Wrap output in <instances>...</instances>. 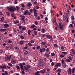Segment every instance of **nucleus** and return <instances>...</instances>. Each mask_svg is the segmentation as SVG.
Returning <instances> with one entry per match:
<instances>
[{
  "instance_id": "20",
  "label": "nucleus",
  "mask_w": 75,
  "mask_h": 75,
  "mask_svg": "<svg viewBox=\"0 0 75 75\" xmlns=\"http://www.w3.org/2000/svg\"><path fill=\"white\" fill-rule=\"evenodd\" d=\"M31 6H32V4H31V3L30 2H29L28 4V7H30Z\"/></svg>"
},
{
  "instance_id": "48",
  "label": "nucleus",
  "mask_w": 75,
  "mask_h": 75,
  "mask_svg": "<svg viewBox=\"0 0 75 75\" xmlns=\"http://www.w3.org/2000/svg\"><path fill=\"white\" fill-rule=\"evenodd\" d=\"M45 35H46L45 34H42V37H45Z\"/></svg>"
},
{
  "instance_id": "34",
  "label": "nucleus",
  "mask_w": 75,
  "mask_h": 75,
  "mask_svg": "<svg viewBox=\"0 0 75 75\" xmlns=\"http://www.w3.org/2000/svg\"><path fill=\"white\" fill-rule=\"evenodd\" d=\"M8 65H9L10 67H13V65L11 64V63H8Z\"/></svg>"
},
{
  "instance_id": "55",
  "label": "nucleus",
  "mask_w": 75,
  "mask_h": 75,
  "mask_svg": "<svg viewBox=\"0 0 75 75\" xmlns=\"http://www.w3.org/2000/svg\"><path fill=\"white\" fill-rule=\"evenodd\" d=\"M66 22L67 23H68L69 22V20L68 19V18H67Z\"/></svg>"
},
{
  "instance_id": "54",
  "label": "nucleus",
  "mask_w": 75,
  "mask_h": 75,
  "mask_svg": "<svg viewBox=\"0 0 75 75\" xmlns=\"http://www.w3.org/2000/svg\"><path fill=\"white\" fill-rule=\"evenodd\" d=\"M47 52H49V51H50V50H49V49H48V48H47L46 49V50Z\"/></svg>"
},
{
  "instance_id": "60",
  "label": "nucleus",
  "mask_w": 75,
  "mask_h": 75,
  "mask_svg": "<svg viewBox=\"0 0 75 75\" xmlns=\"http://www.w3.org/2000/svg\"><path fill=\"white\" fill-rule=\"evenodd\" d=\"M4 20V17L2 18H1V21H3Z\"/></svg>"
},
{
  "instance_id": "53",
  "label": "nucleus",
  "mask_w": 75,
  "mask_h": 75,
  "mask_svg": "<svg viewBox=\"0 0 75 75\" xmlns=\"http://www.w3.org/2000/svg\"><path fill=\"white\" fill-rule=\"evenodd\" d=\"M28 53V51H25V53H24V54L25 55H27V54Z\"/></svg>"
},
{
  "instance_id": "2",
  "label": "nucleus",
  "mask_w": 75,
  "mask_h": 75,
  "mask_svg": "<svg viewBox=\"0 0 75 75\" xmlns=\"http://www.w3.org/2000/svg\"><path fill=\"white\" fill-rule=\"evenodd\" d=\"M61 64L60 63H57L56 64L55 66V68H58V67H61Z\"/></svg>"
},
{
  "instance_id": "6",
  "label": "nucleus",
  "mask_w": 75,
  "mask_h": 75,
  "mask_svg": "<svg viewBox=\"0 0 75 75\" xmlns=\"http://www.w3.org/2000/svg\"><path fill=\"white\" fill-rule=\"evenodd\" d=\"M46 37L48 38L49 39H50V40H52V37L51 36V35H46Z\"/></svg>"
},
{
  "instance_id": "40",
  "label": "nucleus",
  "mask_w": 75,
  "mask_h": 75,
  "mask_svg": "<svg viewBox=\"0 0 75 75\" xmlns=\"http://www.w3.org/2000/svg\"><path fill=\"white\" fill-rule=\"evenodd\" d=\"M30 33H31V30H28V35H30Z\"/></svg>"
},
{
  "instance_id": "32",
  "label": "nucleus",
  "mask_w": 75,
  "mask_h": 75,
  "mask_svg": "<svg viewBox=\"0 0 75 75\" xmlns=\"http://www.w3.org/2000/svg\"><path fill=\"white\" fill-rule=\"evenodd\" d=\"M30 42L32 43V44H33V43H34V42H35V41H34V40H31L30 41Z\"/></svg>"
},
{
  "instance_id": "59",
  "label": "nucleus",
  "mask_w": 75,
  "mask_h": 75,
  "mask_svg": "<svg viewBox=\"0 0 75 75\" xmlns=\"http://www.w3.org/2000/svg\"><path fill=\"white\" fill-rule=\"evenodd\" d=\"M15 49H16V50H19V48L18 47H17L16 46L15 47Z\"/></svg>"
},
{
  "instance_id": "11",
  "label": "nucleus",
  "mask_w": 75,
  "mask_h": 75,
  "mask_svg": "<svg viewBox=\"0 0 75 75\" xmlns=\"http://www.w3.org/2000/svg\"><path fill=\"white\" fill-rule=\"evenodd\" d=\"M20 68H21V69H24V68H23V64H20Z\"/></svg>"
},
{
  "instance_id": "43",
  "label": "nucleus",
  "mask_w": 75,
  "mask_h": 75,
  "mask_svg": "<svg viewBox=\"0 0 75 75\" xmlns=\"http://www.w3.org/2000/svg\"><path fill=\"white\" fill-rule=\"evenodd\" d=\"M51 55L52 57H54L55 55V53H51Z\"/></svg>"
},
{
  "instance_id": "29",
  "label": "nucleus",
  "mask_w": 75,
  "mask_h": 75,
  "mask_svg": "<svg viewBox=\"0 0 75 75\" xmlns=\"http://www.w3.org/2000/svg\"><path fill=\"white\" fill-rule=\"evenodd\" d=\"M28 45L30 46V47H31V46L33 45V44H32L30 42L28 43Z\"/></svg>"
},
{
  "instance_id": "42",
  "label": "nucleus",
  "mask_w": 75,
  "mask_h": 75,
  "mask_svg": "<svg viewBox=\"0 0 75 75\" xmlns=\"http://www.w3.org/2000/svg\"><path fill=\"white\" fill-rule=\"evenodd\" d=\"M33 11H34V13H36V12H37V10H36V9H35V8H34L33 9Z\"/></svg>"
},
{
  "instance_id": "18",
  "label": "nucleus",
  "mask_w": 75,
  "mask_h": 75,
  "mask_svg": "<svg viewBox=\"0 0 75 75\" xmlns=\"http://www.w3.org/2000/svg\"><path fill=\"white\" fill-rule=\"evenodd\" d=\"M40 72L41 73H42V74H45V70L44 69L40 70Z\"/></svg>"
},
{
  "instance_id": "33",
  "label": "nucleus",
  "mask_w": 75,
  "mask_h": 75,
  "mask_svg": "<svg viewBox=\"0 0 75 75\" xmlns=\"http://www.w3.org/2000/svg\"><path fill=\"white\" fill-rule=\"evenodd\" d=\"M36 27L35 25H33L31 26V28L33 29V28L34 27Z\"/></svg>"
},
{
  "instance_id": "22",
  "label": "nucleus",
  "mask_w": 75,
  "mask_h": 75,
  "mask_svg": "<svg viewBox=\"0 0 75 75\" xmlns=\"http://www.w3.org/2000/svg\"><path fill=\"white\" fill-rule=\"evenodd\" d=\"M71 69H69V70L68 74H71Z\"/></svg>"
},
{
  "instance_id": "23",
  "label": "nucleus",
  "mask_w": 75,
  "mask_h": 75,
  "mask_svg": "<svg viewBox=\"0 0 75 75\" xmlns=\"http://www.w3.org/2000/svg\"><path fill=\"white\" fill-rule=\"evenodd\" d=\"M62 54H64V56H65V55L67 54V52H62Z\"/></svg>"
},
{
  "instance_id": "5",
  "label": "nucleus",
  "mask_w": 75,
  "mask_h": 75,
  "mask_svg": "<svg viewBox=\"0 0 75 75\" xmlns=\"http://www.w3.org/2000/svg\"><path fill=\"white\" fill-rule=\"evenodd\" d=\"M11 58V56H8L7 57H5V60L6 61H7L8 60H10Z\"/></svg>"
},
{
  "instance_id": "57",
  "label": "nucleus",
  "mask_w": 75,
  "mask_h": 75,
  "mask_svg": "<svg viewBox=\"0 0 75 75\" xmlns=\"http://www.w3.org/2000/svg\"><path fill=\"white\" fill-rule=\"evenodd\" d=\"M72 54H74V55H75V51L74 50H73V51H72Z\"/></svg>"
},
{
  "instance_id": "13",
  "label": "nucleus",
  "mask_w": 75,
  "mask_h": 75,
  "mask_svg": "<svg viewBox=\"0 0 75 75\" xmlns=\"http://www.w3.org/2000/svg\"><path fill=\"white\" fill-rule=\"evenodd\" d=\"M0 68H2L3 69H5L6 68V65H2V66H1L0 67Z\"/></svg>"
},
{
  "instance_id": "52",
  "label": "nucleus",
  "mask_w": 75,
  "mask_h": 75,
  "mask_svg": "<svg viewBox=\"0 0 75 75\" xmlns=\"http://www.w3.org/2000/svg\"><path fill=\"white\" fill-rule=\"evenodd\" d=\"M75 69L73 68L72 69V73H74V72H75Z\"/></svg>"
},
{
  "instance_id": "31",
  "label": "nucleus",
  "mask_w": 75,
  "mask_h": 75,
  "mask_svg": "<svg viewBox=\"0 0 75 75\" xmlns=\"http://www.w3.org/2000/svg\"><path fill=\"white\" fill-rule=\"evenodd\" d=\"M22 30H26V27H23L22 28Z\"/></svg>"
},
{
  "instance_id": "19",
  "label": "nucleus",
  "mask_w": 75,
  "mask_h": 75,
  "mask_svg": "<svg viewBox=\"0 0 75 75\" xmlns=\"http://www.w3.org/2000/svg\"><path fill=\"white\" fill-rule=\"evenodd\" d=\"M24 41L23 40L19 42L20 44V45H23V43H24Z\"/></svg>"
},
{
  "instance_id": "47",
  "label": "nucleus",
  "mask_w": 75,
  "mask_h": 75,
  "mask_svg": "<svg viewBox=\"0 0 75 75\" xmlns=\"http://www.w3.org/2000/svg\"><path fill=\"white\" fill-rule=\"evenodd\" d=\"M54 47H58V45H57V44H54Z\"/></svg>"
},
{
  "instance_id": "50",
  "label": "nucleus",
  "mask_w": 75,
  "mask_h": 75,
  "mask_svg": "<svg viewBox=\"0 0 75 75\" xmlns=\"http://www.w3.org/2000/svg\"><path fill=\"white\" fill-rule=\"evenodd\" d=\"M33 31H36L37 30V28H34L33 29Z\"/></svg>"
},
{
  "instance_id": "46",
  "label": "nucleus",
  "mask_w": 75,
  "mask_h": 75,
  "mask_svg": "<svg viewBox=\"0 0 75 75\" xmlns=\"http://www.w3.org/2000/svg\"><path fill=\"white\" fill-rule=\"evenodd\" d=\"M54 65V63L53 62H52L51 63V66L52 67H53Z\"/></svg>"
},
{
  "instance_id": "4",
  "label": "nucleus",
  "mask_w": 75,
  "mask_h": 75,
  "mask_svg": "<svg viewBox=\"0 0 75 75\" xmlns=\"http://www.w3.org/2000/svg\"><path fill=\"white\" fill-rule=\"evenodd\" d=\"M20 17L22 18L21 20H23V23L25 22V20H24V18H25V16H24V15H20Z\"/></svg>"
},
{
  "instance_id": "45",
  "label": "nucleus",
  "mask_w": 75,
  "mask_h": 75,
  "mask_svg": "<svg viewBox=\"0 0 75 75\" xmlns=\"http://www.w3.org/2000/svg\"><path fill=\"white\" fill-rule=\"evenodd\" d=\"M43 51V50L42 49L40 48V52L41 53H42Z\"/></svg>"
},
{
  "instance_id": "51",
  "label": "nucleus",
  "mask_w": 75,
  "mask_h": 75,
  "mask_svg": "<svg viewBox=\"0 0 75 75\" xmlns=\"http://www.w3.org/2000/svg\"><path fill=\"white\" fill-rule=\"evenodd\" d=\"M17 0H15L14 1V4H17L18 3V2H17Z\"/></svg>"
},
{
  "instance_id": "62",
  "label": "nucleus",
  "mask_w": 75,
  "mask_h": 75,
  "mask_svg": "<svg viewBox=\"0 0 75 75\" xmlns=\"http://www.w3.org/2000/svg\"><path fill=\"white\" fill-rule=\"evenodd\" d=\"M6 14H7V15H8V16H10V13H9V12H6Z\"/></svg>"
},
{
  "instance_id": "64",
  "label": "nucleus",
  "mask_w": 75,
  "mask_h": 75,
  "mask_svg": "<svg viewBox=\"0 0 75 75\" xmlns=\"http://www.w3.org/2000/svg\"><path fill=\"white\" fill-rule=\"evenodd\" d=\"M5 75H8V73L7 72V71H5Z\"/></svg>"
},
{
  "instance_id": "56",
  "label": "nucleus",
  "mask_w": 75,
  "mask_h": 75,
  "mask_svg": "<svg viewBox=\"0 0 75 75\" xmlns=\"http://www.w3.org/2000/svg\"><path fill=\"white\" fill-rule=\"evenodd\" d=\"M60 56L61 57V58H63L64 57L63 54H61L60 55Z\"/></svg>"
},
{
  "instance_id": "17",
  "label": "nucleus",
  "mask_w": 75,
  "mask_h": 75,
  "mask_svg": "<svg viewBox=\"0 0 75 75\" xmlns=\"http://www.w3.org/2000/svg\"><path fill=\"white\" fill-rule=\"evenodd\" d=\"M42 62H43V60H42V59H40L39 62V64H41V63H42Z\"/></svg>"
},
{
  "instance_id": "24",
  "label": "nucleus",
  "mask_w": 75,
  "mask_h": 75,
  "mask_svg": "<svg viewBox=\"0 0 75 75\" xmlns=\"http://www.w3.org/2000/svg\"><path fill=\"white\" fill-rule=\"evenodd\" d=\"M0 31H6V29H4L3 28H1L0 29Z\"/></svg>"
},
{
  "instance_id": "25",
  "label": "nucleus",
  "mask_w": 75,
  "mask_h": 75,
  "mask_svg": "<svg viewBox=\"0 0 75 75\" xmlns=\"http://www.w3.org/2000/svg\"><path fill=\"white\" fill-rule=\"evenodd\" d=\"M8 43H10V44H11V43H13V41H12V40H8Z\"/></svg>"
},
{
  "instance_id": "8",
  "label": "nucleus",
  "mask_w": 75,
  "mask_h": 75,
  "mask_svg": "<svg viewBox=\"0 0 75 75\" xmlns=\"http://www.w3.org/2000/svg\"><path fill=\"white\" fill-rule=\"evenodd\" d=\"M63 26L64 25L62 24L61 25V24H59V27L60 28V30H62V29Z\"/></svg>"
},
{
  "instance_id": "1",
  "label": "nucleus",
  "mask_w": 75,
  "mask_h": 75,
  "mask_svg": "<svg viewBox=\"0 0 75 75\" xmlns=\"http://www.w3.org/2000/svg\"><path fill=\"white\" fill-rule=\"evenodd\" d=\"M24 69L26 70V71H28L29 69L31 68V67L30 65H27L26 67L24 66Z\"/></svg>"
},
{
  "instance_id": "12",
  "label": "nucleus",
  "mask_w": 75,
  "mask_h": 75,
  "mask_svg": "<svg viewBox=\"0 0 75 75\" xmlns=\"http://www.w3.org/2000/svg\"><path fill=\"white\" fill-rule=\"evenodd\" d=\"M64 59L65 60V61H66V62H71V61L69 59H67V58H64Z\"/></svg>"
},
{
  "instance_id": "15",
  "label": "nucleus",
  "mask_w": 75,
  "mask_h": 75,
  "mask_svg": "<svg viewBox=\"0 0 75 75\" xmlns=\"http://www.w3.org/2000/svg\"><path fill=\"white\" fill-rule=\"evenodd\" d=\"M44 56L45 57H50V55L47 53L45 54H44Z\"/></svg>"
},
{
  "instance_id": "41",
  "label": "nucleus",
  "mask_w": 75,
  "mask_h": 75,
  "mask_svg": "<svg viewBox=\"0 0 75 75\" xmlns=\"http://www.w3.org/2000/svg\"><path fill=\"white\" fill-rule=\"evenodd\" d=\"M62 64H64L65 63V61H64V60L62 59Z\"/></svg>"
},
{
  "instance_id": "49",
  "label": "nucleus",
  "mask_w": 75,
  "mask_h": 75,
  "mask_svg": "<svg viewBox=\"0 0 75 75\" xmlns=\"http://www.w3.org/2000/svg\"><path fill=\"white\" fill-rule=\"evenodd\" d=\"M66 63H64L63 64V67L64 68H65L66 67Z\"/></svg>"
},
{
  "instance_id": "44",
  "label": "nucleus",
  "mask_w": 75,
  "mask_h": 75,
  "mask_svg": "<svg viewBox=\"0 0 75 75\" xmlns=\"http://www.w3.org/2000/svg\"><path fill=\"white\" fill-rule=\"evenodd\" d=\"M35 25H38V22L37 21H35Z\"/></svg>"
},
{
  "instance_id": "35",
  "label": "nucleus",
  "mask_w": 75,
  "mask_h": 75,
  "mask_svg": "<svg viewBox=\"0 0 75 75\" xmlns=\"http://www.w3.org/2000/svg\"><path fill=\"white\" fill-rule=\"evenodd\" d=\"M34 34L35 35H37V31H35L34 32Z\"/></svg>"
},
{
  "instance_id": "14",
  "label": "nucleus",
  "mask_w": 75,
  "mask_h": 75,
  "mask_svg": "<svg viewBox=\"0 0 75 75\" xmlns=\"http://www.w3.org/2000/svg\"><path fill=\"white\" fill-rule=\"evenodd\" d=\"M17 62V60H13L11 62V64H15L16 62Z\"/></svg>"
},
{
  "instance_id": "26",
  "label": "nucleus",
  "mask_w": 75,
  "mask_h": 75,
  "mask_svg": "<svg viewBox=\"0 0 75 75\" xmlns=\"http://www.w3.org/2000/svg\"><path fill=\"white\" fill-rule=\"evenodd\" d=\"M41 45H45L46 42H43L41 43Z\"/></svg>"
},
{
  "instance_id": "58",
  "label": "nucleus",
  "mask_w": 75,
  "mask_h": 75,
  "mask_svg": "<svg viewBox=\"0 0 75 75\" xmlns=\"http://www.w3.org/2000/svg\"><path fill=\"white\" fill-rule=\"evenodd\" d=\"M40 19V17L38 16L37 17V19L38 20H39Z\"/></svg>"
},
{
  "instance_id": "28",
  "label": "nucleus",
  "mask_w": 75,
  "mask_h": 75,
  "mask_svg": "<svg viewBox=\"0 0 75 75\" xmlns=\"http://www.w3.org/2000/svg\"><path fill=\"white\" fill-rule=\"evenodd\" d=\"M34 16H35V17H37V13H34Z\"/></svg>"
},
{
  "instance_id": "9",
  "label": "nucleus",
  "mask_w": 75,
  "mask_h": 75,
  "mask_svg": "<svg viewBox=\"0 0 75 75\" xmlns=\"http://www.w3.org/2000/svg\"><path fill=\"white\" fill-rule=\"evenodd\" d=\"M28 11L27 10L25 11L24 12V15L25 16H26V15H27V14H28Z\"/></svg>"
},
{
  "instance_id": "39",
  "label": "nucleus",
  "mask_w": 75,
  "mask_h": 75,
  "mask_svg": "<svg viewBox=\"0 0 75 75\" xmlns=\"http://www.w3.org/2000/svg\"><path fill=\"white\" fill-rule=\"evenodd\" d=\"M68 59H69V60H72V57L70 56H69Z\"/></svg>"
},
{
  "instance_id": "10",
  "label": "nucleus",
  "mask_w": 75,
  "mask_h": 75,
  "mask_svg": "<svg viewBox=\"0 0 75 75\" xmlns=\"http://www.w3.org/2000/svg\"><path fill=\"white\" fill-rule=\"evenodd\" d=\"M21 6L22 7L21 8V9L22 10H24V8H24V7H25V6L24 5V4H21Z\"/></svg>"
},
{
  "instance_id": "27",
  "label": "nucleus",
  "mask_w": 75,
  "mask_h": 75,
  "mask_svg": "<svg viewBox=\"0 0 75 75\" xmlns=\"http://www.w3.org/2000/svg\"><path fill=\"white\" fill-rule=\"evenodd\" d=\"M42 33H45V29H44L42 28Z\"/></svg>"
},
{
  "instance_id": "30",
  "label": "nucleus",
  "mask_w": 75,
  "mask_h": 75,
  "mask_svg": "<svg viewBox=\"0 0 75 75\" xmlns=\"http://www.w3.org/2000/svg\"><path fill=\"white\" fill-rule=\"evenodd\" d=\"M20 38L21 39H22L23 40L24 39V36H23V35H21L20 36Z\"/></svg>"
},
{
  "instance_id": "3",
  "label": "nucleus",
  "mask_w": 75,
  "mask_h": 75,
  "mask_svg": "<svg viewBox=\"0 0 75 75\" xmlns=\"http://www.w3.org/2000/svg\"><path fill=\"white\" fill-rule=\"evenodd\" d=\"M16 8H14L13 7H11L9 8H8V10L10 11H13L14 10H16Z\"/></svg>"
},
{
  "instance_id": "7",
  "label": "nucleus",
  "mask_w": 75,
  "mask_h": 75,
  "mask_svg": "<svg viewBox=\"0 0 75 75\" xmlns=\"http://www.w3.org/2000/svg\"><path fill=\"white\" fill-rule=\"evenodd\" d=\"M4 27L5 28H8L9 27V25H8V24L7 23H6L4 24Z\"/></svg>"
},
{
  "instance_id": "36",
  "label": "nucleus",
  "mask_w": 75,
  "mask_h": 75,
  "mask_svg": "<svg viewBox=\"0 0 75 75\" xmlns=\"http://www.w3.org/2000/svg\"><path fill=\"white\" fill-rule=\"evenodd\" d=\"M40 48V46H38L36 47V49L37 50H39Z\"/></svg>"
},
{
  "instance_id": "38",
  "label": "nucleus",
  "mask_w": 75,
  "mask_h": 75,
  "mask_svg": "<svg viewBox=\"0 0 75 75\" xmlns=\"http://www.w3.org/2000/svg\"><path fill=\"white\" fill-rule=\"evenodd\" d=\"M56 22V18H54L53 19V23Z\"/></svg>"
},
{
  "instance_id": "61",
  "label": "nucleus",
  "mask_w": 75,
  "mask_h": 75,
  "mask_svg": "<svg viewBox=\"0 0 75 75\" xmlns=\"http://www.w3.org/2000/svg\"><path fill=\"white\" fill-rule=\"evenodd\" d=\"M16 68L18 69H20V67H19V66H16Z\"/></svg>"
},
{
  "instance_id": "16",
  "label": "nucleus",
  "mask_w": 75,
  "mask_h": 75,
  "mask_svg": "<svg viewBox=\"0 0 75 75\" xmlns=\"http://www.w3.org/2000/svg\"><path fill=\"white\" fill-rule=\"evenodd\" d=\"M56 71L58 72V73H60L61 72V69H57Z\"/></svg>"
},
{
  "instance_id": "63",
  "label": "nucleus",
  "mask_w": 75,
  "mask_h": 75,
  "mask_svg": "<svg viewBox=\"0 0 75 75\" xmlns=\"http://www.w3.org/2000/svg\"><path fill=\"white\" fill-rule=\"evenodd\" d=\"M28 16L30 15L31 14V13H30V12H29L28 11Z\"/></svg>"
},
{
  "instance_id": "37",
  "label": "nucleus",
  "mask_w": 75,
  "mask_h": 75,
  "mask_svg": "<svg viewBox=\"0 0 75 75\" xmlns=\"http://www.w3.org/2000/svg\"><path fill=\"white\" fill-rule=\"evenodd\" d=\"M16 8L17 10L18 11L19 10H20V8L18 6H17L16 7Z\"/></svg>"
},
{
  "instance_id": "21",
  "label": "nucleus",
  "mask_w": 75,
  "mask_h": 75,
  "mask_svg": "<svg viewBox=\"0 0 75 75\" xmlns=\"http://www.w3.org/2000/svg\"><path fill=\"white\" fill-rule=\"evenodd\" d=\"M75 19V18H74V16H71V20L72 21H74Z\"/></svg>"
}]
</instances>
